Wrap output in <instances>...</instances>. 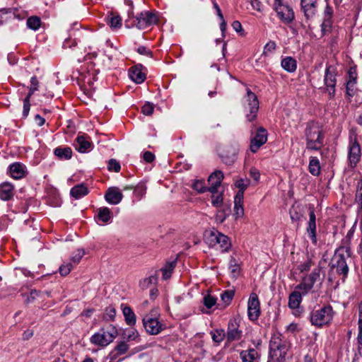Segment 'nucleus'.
<instances>
[{"mask_svg": "<svg viewBox=\"0 0 362 362\" xmlns=\"http://www.w3.org/2000/svg\"><path fill=\"white\" fill-rule=\"evenodd\" d=\"M306 146L310 150H320L323 145V136L320 126L314 122L309 123L305 129Z\"/></svg>", "mask_w": 362, "mask_h": 362, "instance_id": "f03ea898", "label": "nucleus"}, {"mask_svg": "<svg viewBox=\"0 0 362 362\" xmlns=\"http://www.w3.org/2000/svg\"><path fill=\"white\" fill-rule=\"evenodd\" d=\"M301 301V293L298 291H293L291 293L288 299V306L292 308H297Z\"/></svg>", "mask_w": 362, "mask_h": 362, "instance_id": "cd10ccee", "label": "nucleus"}, {"mask_svg": "<svg viewBox=\"0 0 362 362\" xmlns=\"http://www.w3.org/2000/svg\"><path fill=\"white\" fill-rule=\"evenodd\" d=\"M143 158L147 163H151L155 159V156L150 151H146L144 153Z\"/></svg>", "mask_w": 362, "mask_h": 362, "instance_id": "052dcab7", "label": "nucleus"}, {"mask_svg": "<svg viewBox=\"0 0 362 362\" xmlns=\"http://www.w3.org/2000/svg\"><path fill=\"white\" fill-rule=\"evenodd\" d=\"M105 198L108 203L117 204L122 201L123 194L119 188L116 187H111L107 189Z\"/></svg>", "mask_w": 362, "mask_h": 362, "instance_id": "ddd939ff", "label": "nucleus"}, {"mask_svg": "<svg viewBox=\"0 0 362 362\" xmlns=\"http://www.w3.org/2000/svg\"><path fill=\"white\" fill-rule=\"evenodd\" d=\"M121 166L119 163L115 159H110L108 163V170H113L115 172H119Z\"/></svg>", "mask_w": 362, "mask_h": 362, "instance_id": "09e8293b", "label": "nucleus"}, {"mask_svg": "<svg viewBox=\"0 0 362 362\" xmlns=\"http://www.w3.org/2000/svg\"><path fill=\"white\" fill-rule=\"evenodd\" d=\"M235 211L238 216H243L244 212L243 204H235Z\"/></svg>", "mask_w": 362, "mask_h": 362, "instance_id": "338daca9", "label": "nucleus"}, {"mask_svg": "<svg viewBox=\"0 0 362 362\" xmlns=\"http://www.w3.org/2000/svg\"><path fill=\"white\" fill-rule=\"evenodd\" d=\"M137 51L141 54H146L152 57V52L148 50L145 47H139Z\"/></svg>", "mask_w": 362, "mask_h": 362, "instance_id": "69168bd1", "label": "nucleus"}, {"mask_svg": "<svg viewBox=\"0 0 362 362\" xmlns=\"http://www.w3.org/2000/svg\"><path fill=\"white\" fill-rule=\"evenodd\" d=\"M234 296V291L231 290L225 291L221 296V300L226 305H229Z\"/></svg>", "mask_w": 362, "mask_h": 362, "instance_id": "ea45409f", "label": "nucleus"}, {"mask_svg": "<svg viewBox=\"0 0 362 362\" xmlns=\"http://www.w3.org/2000/svg\"><path fill=\"white\" fill-rule=\"evenodd\" d=\"M229 269L232 274L233 278L236 279L240 271V267L237 261L234 258H231L229 263Z\"/></svg>", "mask_w": 362, "mask_h": 362, "instance_id": "4c0bfd02", "label": "nucleus"}, {"mask_svg": "<svg viewBox=\"0 0 362 362\" xmlns=\"http://www.w3.org/2000/svg\"><path fill=\"white\" fill-rule=\"evenodd\" d=\"M250 176L256 181L258 182L260 177V173L258 170L252 168L250 171Z\"/></svg>", "mask_w": 362, "mask_h": 362, "instance_id": "680f3d73", "label": "nucleus"}, {"mask_svg": "<svg viewBox=\"0 0 362 362\" xmlns=\"http://www.w3.org/2000/svg\"><path fill=\"white\" fill-rule=\"evenodd\" d=\"M308 168L310 173L313 175H318L320 173V165L319 160L317 158H311Z\"/></svg>", "mask_w": 362, "mask_h": 362, "instance_id": "2f4dec72", "label": "nucleus"}, {"mask_svg": "<svg viewBox=\"0 0 362 362\" xmlns=\"http://www.w3.org/2000/svg\"><path fill=\"white\" fill-rule=\"evenodd\" d=\"M40 18L37 16H32L28 18L27 25L29 28L36 30L40 27Z\"/></svg>", "mask_w": 362, "mask_h": 362, "instance_id": "e433bc0d", "label": "nucleus"}, {"mask_svg": "<svg viewBox=\"0 0 362 362\" xmlns=\"http://www.w3.org/2000/svg\"><path fill=\"white\" fill-rule=\"evenodd\" d=\"M245 108L250 111V114L246 115V117L249 122L255 119L257 112L259 110V101L257 95L250 89L247 90V96L245 101Z\"/></svg>", "mask_w": 362, "mask_h": 362, "instance_id": "39448f33", "label": "nucleus"}, {"mask_svg": "<svg viewBox=\"0 0 362 362\" xmlns=\"http://www.w3.org/2000/svg\"><path fill=\"white\" fill-rule=\"evenodd\" d=\"M333 317V310L332 306L327 305L319 310H313L311 313L310 321L312 325L322 327L331 322Z\"/></svg>", "mask_w": 362, "mask_h": 362, "instance_id": "20e7f679", "label": "nucleus"}, {"mask_svg": "<svg viewBox=\"0 0 362 362\" xmlns=\"http://www.w3.org/2000/svg\"><path fill=\"white\" fill-rule=\"evenodd\" d=\"M250 181L249 180H243L240 179L235 182V186L239 189V191L244 192L247 187L250 185Z\"/></svg>", "mask_w": 362, "mask_h": 362, "instance_id": "49530a36", "label": "nucleus"}, {"mask_svg": "<svg viewBox=\"0 0 362 362\" xmlns=\"http://www.w3.org/2000/svg\"><path fill=\"white\" fill-rule=\"evenodd\" d=\"M176 265V261L167 262L166 264L160 269L163 274V279H168L171 276V274Z\"/></svg>", "mask_w": 362, "mask_h": 362, "instance_id": "c756f323", "label": "nucleus"}, {"mask_svg": "<svg viewBox=\"0 0 362 362\" xmlns=\"http://www.w3.org/2000/svg\"><path fill=\"white\" fill-rule=\"evenodd\" d=\"M128 349L129 346L124 341L120 342L116 347V350L118 351L119 354H123L126 353Z\"/></svg>", "mask_w": 362, "mask_h": 362, "instance_id": "864d4df0", "label": "nucleus"}, {"mask_svg": "<svg viewBox=\"0 0 362 362\" xmlns=\"http://www.w3.org/2000/svg\"><path fill=\"white\" fill-rule=\"evenodd\" d=\"M257 351L255 349L243 351L240 353L243 362H254V361L257 358Z\"/></svg>", "mask_w": 362, "mask_h": 362, "instance_id": "a878e982", "label": "nucleus"}, {"mask_svg": "<svg viewBox=\"0 0 362 362\" xmlns=\"http://www.w3.org/2000/svg\"><path fill=\"white\" fill-rule=\"evenodd\" d=\"M76 149L81 153H85L91 147V143L84 136H78L75 141Z\"/></svg>", "mask_w": 362, "mask_h": 362, "instance_id": "4be33fe9", "label": "nucleus"}, {"mask_svg": "<svg viewBox=\"0 0 362 362\" xmlns=\"http://www.w3.org/2000/svg\"><path fill=\"white\" fill-rule=\"evenodd\" d=\"M158 276L157 274L151 275L149 277L145 278L139 282V286L141 289L145 290L151 288L152 285H155L157 283Z\"/></svg>", "mask_w": 362, "mask_h": 362, "instance_id": "c85d7f7f", "label": "nucleus"}, {"mask_svg": "<svg viewBox=\"0 0 362 362\" xmlns=\"http://www.w3.org/2000/svg\"><path fill=\"white\" fill-rule=\"evenodd\" d=\"M356 78H353L349 80L346 84V93L350 96L353 95L351 92L354 90V86L356 84Z\"/></svg>", "mask_w": 362, "mask_h": 362, "instance_id": "13d9d810", "label": "nucleus"}, {"mask_svg": "<svg viewBox=\"0 0 362 362\" xmlns=\"http://www.w3.org/2000/svg\"><path fill=\"white\" fill-rule=\"evenodd\" d=\"M281 66L288 72H293L296 69V62L291 57H287L281 61Z\"/></svg>", "mask_w": 362, "mask_h": 362, "instance_id": "bb28decb", "label": "nucleus"}, {"mask_svg": "<svg viewBox=\"0 0 362 362\" xmlns=\"http://www.w3.org/2000/svg\"><path fill=\"white\" fill-rule=\"evenodd\" d=\"M153 105L149 102L145 103L142 107V112L146 115H151L153 112Z\"/></svg>", "mask_w": 362, "mask_h": 362, "instance_id": "8fccbe9b", "label": "nucleus"}, {"mask_svg": "<svg viewBox=\"0 0 362 362\" xmlns=\"http://www.w3.org/2000/svg\"><path fill=\"white\" fill-rule=\"evenodd\" d=\"M238 325L235 320H230L228 322L227 338L230 341L240 339L242 332L238 328Z\"/></svg>", "mask_w": 362, "mask_h": 362, "instance_id": "dca6fc26", "label": "nucleus"}, {"mask_svg": "<svg viewBox=\"0 0 362 362\" xmlns=\"http://www.w3.org/2000/svg\"><path fill=\"white\" fill-rule=\"evenodd\" d=\"M307 232L313 243H316V217L313 209H310Z\"/></svg>", "mask_w": 362, "mask_h": 362, "instance_id": "a211bd4d", "label": "nucleus"}, {"mask_svg": "<svg viewBox=\"0 0 362 362\" xmlns=\"http://www.w3.org/2000/svg\"><path fill=\"white\" fill-rule=\"evenodd\" d=\"M223 179V173L220 170H216L213 173L208 179L210 187L208 191L211 193H216L217 188L221 185V181Z\"/></svg>", "mask_w": 362, "mask_h": 362, "instance_id": "2eb2a0df", "label": "nucleus"}, {"mask_svg": "<svg viewBox=\"0 0 362 362\" xmlns=\"http://www.w3.org/2000/svg\"><path fill=\"white\" fill-rule=\"evenodd\" d=\"M25 303L28 304L34 302L38 296V292L36 290H31L29 293H22Z\"/></svg>", "mask_w": 362, "mask_h": 362, "instance_id": "58836bf2", "label": "nucleus"}, {"mask_svg": "<svg viewBox=\"0 0 362 362\" xmlns=\"http://www.w3.org/2000/svg\"><path fill=\"white\" fill-rule=\"evenodd\" d=\"M276 49V43L274 41H270L266 44L264 48V54H267L269 52L274 51Z\"/></svg>", "mask_w": 362, "mask_h": 362, "instance_id": "5fc2aeb1", "label": "nucleus"}, {"mask_svg": "<svg viewBox=\"0 0 362 362\" xmlns=\"http://www.w3.org/2000/svg\"><path fill=\"white\" fill-rule=\"evenodd\" d=\"M218 236V245H219L220 248L223 250V251H227L230 247V243L229 241V238L222 234V233H220Z\"/></svg>", "mask_w": 362, "mask_h": 362, "instance_id": "473e14b6", "label": "nucleus"}, {"mask_svg": "<svg viewBox=\"0 0 362 362\" xmlns=\"http://www.w3.org/2000/svg\"><path fill=\"white\" fill-rule=\"evenodd\" d=\"M36 91L35 90H33L31 87L29 88V93L25 97V98L23 100V115L24 117H26L28 115L29 111H30V98L34 93V92Z\"/></svg>", "mask_w": 362, "mask_h": 362, "instance_id": "72a5a7b5", "label": "nucleus"}, {"mask_svg": "<svg viewBox=\"0 0 362 362\" xmlns=\"http://www.w3.org/2000/svg\"><path fill=\"white\" fill-rule=\"evenodd\" d=\"M157 22V17L153 12L144 11L135 16L134 25L139 30L145 29Z\"/></svg>", "mask_w": 362, "mask_h": 362, "instance_id": "423d86ee", "label": "nucleus"}, {"mask_svg": "<svg viewBox=\"0 0 362 362\" xmlns=\"http://www.w3.org/2000/svg\"><path fill=\"white\" fill-rule=\"evenodd\" d=\"M84 255L85 252L83 250H78L77 254L71 257V261L75 264H78Z\"/></svg>", "mask_w": 362, "mask_h": 362, "instance_id": "4d7b16f0", "label": "nucleus"}, {"mask_svg": "<svg viewBox=\"0 0 362 362\" xmlns=\"http://www.w3.org/2000/svg\"><path fill=\"white\" fill-rule=\"evenodd\" d=\"M72 264L70 262L62 264L59 269V272L62 276L68 275L72 269Z\"/></svg>", "mask_w": 362, "mask_h": 362, "instance_id": "c03bdc74", "label": "nucleus"}, {"mask_svg": "<svg viewBox=\"0 0 362 362\" xmlns=\"http://www.w3.org/2000/svg\"><path fill=\"white\" fill-rule=\"evenodd\" d=\"M141 65H136L129 69V76L136 83H141L146 79V75L141 71Z\"/></svg>", "mask_w": 362, "mask_h": 362, "instance_id": "412c9836", "label": "nucleus"}, {"mask_svg": "<svg viewBox=\"0 0 362 362\" xmlns=\"http://www.w3.org/2000/svg\"><path fill=\"white\" fill-rule=\"evenodd\" d=\"M98 216L103 222L107 223L111 218V211L107 207L100 208Z\"/></svg>", "mask_w": 362, "mask_h": 362, "instance_id": "f704fd0d", "label": "nucleus"}, {"mask_svg": "<svg viewBox=\"0 0 362 362\" xmlns=\"http://www.w3.org/2000/svg\"><path fill=\"white\" fill-rule=\"evenodd\" d=\"M289 344L281 334H274L269 342V356L272 362H285Z\"/></svg>", "mask_w": 362, "mask_h": 362, "instance_id": "f257e3e1", "label": "nucleus"}, {"mask_svg": "<svg viewBox=\"0 0 362 362\" xmlns=\"http://www.w3.org/2000/svg\"><path fill=\"white\" fill-rule=\"evenodd\" d=\"M116 337V331L114 328L111 331H103L102 333H96L91 337V342L100 346H107Z\"/></svg>", "mask_w": 362, "mask_h": 362, "instance_id": "1a4fd4ad", "label": "nucleus"}, {"mask_svg": "<svg viewBox=\"0 0 362 362\" xmlns=\"http://www.w3.org/2000/svg\"><path fill=\"white\" fill-rule=\"evenodd\" d=\"M247 314L250 320L255 321L260 314L259 301L255 293H252L248 300Z\"/></svg>", "mask_w": 362, "mask_h": 362, "instance_id": "9b49d317", "label": "nucleus"}, {"mask_svg": "<svg viewBox=\"0 0 362 362\" xmlns=\"http://www.w3.org/2000/svg\"><path fill=\"white\" fill-rule=\"evenodd\" d=\"M192 187L199 193H203L208 191V188L205 187L204 182L203 180H195L192 185Z\"/></svg>", "mask_w": 362, "mask_h": 362, "instance_id": "a19ab883", "label": "nucleus"}, {"mask_svg": "<svg viewBox=\"0 0 362 362\" xmlns=\"http://www.w3.org/2000/svg\"><path fill=\"white\" fill-rule=\"evenodd\" d=\"M143 325L147 333L151 335L158 334L163 329V325L150 315H146L143 318Z\"/></svg>", "mask_w": 362, "mask_h": 362, "instance_id": "6e6552de", "label": "nucleus"}, {"mask_svg": "<svg viewBox=\"0 0 362 362\" xmlns=\"http://www.w3.org/2000/svg\"><path fill=\"white\" fill-rule=\"evenodd\" d=\"M332 25L331 18H324L322 23V30L325 33L329 30Z\"/></svg>", "mask_w": 362, "mask_h": 362, "instance_id": "6e6d98bb", "label": "nucleus"}, {"mask_svg": "<svg viewBox=\"0 0 362 362\" xmlns=\"http://www.w3.org/2000/svg\"><path fill=\"white\" fill-rule=\"evenodd\" d=\"M250 4L254 10L261 11L262 4L259 0H251Z\"/></svg>", "mask_w": 362, "mask_h": 362, "instance_id": "e2e57ef3", "label": "nucleus"}, {"mask_svg": "<svg viewBox=\"0 0 362 362\" xmlns=\"http://www.w3.org/2000/svg\"><path fill=\"white\" fill-rule=\"evenodd\" d=\"M30 87L33 90H37L39 87V82L35 76H33L30 79Z\"/></svg>", "mask_w": 362, "mask_h": 362, "instance_id": "0e129e2a", "label": "nucleus"}, {"mask_svg": "<svg viewBox=\"0 0 362 362\" xmlns=\"http://www.w3.org/2000/svg\"><path fill=\"white\" fill-rule=\"evenodd\" d=\"M326 90L328 92L330 98H333L335 94L336 74L332 67H327L324 78Z\"/></svg>", "mask_w": 362, "mask_h": 362, "instance_id": "9d476101", "label": "nucleus"}, {"mask_svg": "<svg viewBox=\"0 0 362 362\" xmlns=\"http://www.w3.org/2000/svg\"><path fill=\"white\" fill-rule=\"evenodd\" d=\"M361 158V148L358 143L355 139L351 141L349 150V158L351 166H356L357 163L359 161Z\"/></svg>", "mask_w": 362, "mask_h": 362, "instance_id": "4468645a", "label": "nucleus"}, {"mask_svg": "<svg viewBox=\"0 0 362 362\" xmlns=\"http://www.w3.org/2000/svg\"><path fill=\"white\" fill-rule=\"evenodd\" d=\"M267 141V134L266 129L259 127L257 129L255 136L251 140L250 150L255 153Z\"/></svg>", "mask_w": 362, "mask_h": 362, "instance_id": "f8f14e48", "label": "nucleus"}, {"mask_svg": "<svg viewBox=\"0 0 362 362\" xmlns=\"http://www.w3.org/2000/svg\"><path fill=\"white\" fill-rule=\"evenodd\" d=\"M220 233L218 231H210L205 235L206 243L211 247H214L218 244V239Z\"/></svg>", "mask_w": 362, "mask_h": 362, "instance_id": "7c9ffc66", "label": "nucleus"}, {"mask_svg": "<svg viewBox=\"0 0 362 362\" xmlns=\"http://www.w3.org/2000/svg\"><path fill=\"white\" fill-rule=\"evenodd\" d=\"M313 286L320 280V268H315L308 276L305 277Z\"/></svg>", "mask_w": 362, "mask_h": 362, "instance_id": "c9c22d12", "label": "nucleus"}, {"mask_svg": "<svg viewBox=\"0 0 362 362\" xmlns=\"http://www.w3.org/2000/svg\"><path fill=\"white\" fill-rule=\"evenodd\" d=\"M203 303H204V305L207 308H211L212 306L216 305V298L215 297L211 296L210 294H207L206 296H205L204 297Z\"/></svg>", "mask_w": 362, "mask_h": 362, "instance_id": "79ce46f5", "label": "nucleus"}, {"mask_svg": "<svg viewBox=\"0 0 362 362\" xmlns=\"http://www.w3.org/2000/svg\"><path fill=\"white\" fill-rule=\"evenodd\" d=\"M274 8L278 16L286 23L291 22L294 18L293 9L284 4L282 0H274Z\"/></svg>", "mask_w": 362, "mask_h": 362, "instance_id": "0eeeda50", "label": "nucleus"}, {"mask_svg": "<svg viewBox=\"0 0 362 362\" xmlns=\"http://www.w3.org/2000/svg\"><path fill=\"white\" fill-rule=\"evenodd\" d=\"M10 174L14 179H21L26 173L25 167L20 163H14L9 167Z\"/></svg>", "mask_w": 362, "mask_h": 362, "instance_id": "6ab92c4d", "label": "nucleus"}, {"mask_svg": "<svg viewBox=\"0 0 362 362\" xmlns=\"http://www.w3.org/2000/svg\"><path fill=\"white\" fill-rule=\"evenodd\" d=\"M14 194L13 185L8 182L0 185V199L4 201L10 200Z\"/></svg>", "mask_w": 362, "mask_h": 362, "instance_id": "f3484780", "label": "nucleus"}, {"mask_svg": "<svg viewBox=\"0 0 362 362\" xmlns=\"http://www.w3.org/2000/svg\"><path fill=\"white\" fill-rule=\"evenodd\" d=\"M313 286L305 278L301 284L298 286V288L303 291V294H306Z\"/></svg>", "mask_w": 362, "mask_h": 362, "instance_id": "37998d69", "label": "nucleus"}, {"mask_svg": "<svg viewBox=\"0 0 362 362\" xmlns=\"http://www.w3.org/2000/svg\"><path fill=\"white\" fill-rule=\"evenodd\" d=\"M225 337V332L223 329L216 330L212 334V339L217 343L222 341Z\"/></svg>", "mask_w": 362, "mask_h": 362, "instance_id": "a18cd8bd", "label": "nucleus"}, {"mask_svg": "<svg viewBox=\"0 0 362 362\" xmlns=\"http://www.w3.org/2000/svg\"><path fill=\"white\" fill-rule=\"evenodd\" d=\"M126 339L129 341L135 340L139 336V332L136 330L131 329L125 333Z\"/></svg>", "mask_w": 362, "mask_h": 362, "instance_id": "603ef678", "label": "nucleus"}, {"mask_svg": "<svg viewBox=\"0 0 362 362\" xmlns=\"http://www.w3.org/2000/svg\"><path fill=\"white\" fill-rule=\"evenodd\" d=\"M70 193L75 199H80L88 194V189L83 184H81L72 187Z\"/></svg>", "mask_w": 362, "mask_h": 362, "instance_id": "5701e85b", "label": "nucleus"}, {"mask_svg": "<svg viewBox=\"0 0 362 362\" xmlns=\"http://www.w3.org/2000/svg\"><path fill=\"white\" fill-rule=\"evenodd\" d=\"M212 204L216 207L221 206L223 202V197L221 194L215 195L214 193L211 196Z\"/></svg>", "mask_w": 362, "mask_h": 362, "instance_id": "3c124183", "label": "nucleus"}, {"mask_svg": "<svg viewBox=\"0 0 362 362\" xmlns=\"http://www.w3.org/2000/svg\"><path fill=\"white\" fill-rule=\"evenodd\" d=\"M122 313L125 318V322L129 325H134L136 323V315L132 309L129 306H124Z\"/></svg>", "mask_w": 362, "mask_h": 362, "instance_id": "393cba45", "label": "nucleus"}, {"mask_svg": "<svg viewBox=\"0 0 362 362\" xmlns=\"http://www.w3.org/2000/svg\"><path fill=\"white\" fill-rule=\"evenodd\" d=\"M329 267L330 269L328 273L329 281H332V278L334 274V269H336L337 274L343 276L344 280L347 276L349 267L343 254L336 253L331 259Z\"/></svg>", "mask_w": 362, "mask_h": 362, "instance_id": "7ed1b4c3", "label": "nucleus"}, {"mask_svg": "<svg viewBox=\"0 0 362 362\" xmlns=\"http://www.w3.org/2000/svg\"><path fill=\"white\" fill-rule=\"evenodd\" d=\"M54 153L59 159L69 160L72 156V150L70 147H57L54 149Z\"/></svg>", "mask_w": 362, "mask_h": 362, "instance_id": "b1692460", "label": "nucleus"}, {"mask_svg": "<svg viewBox=\"0 0 362 362\" xmlns=\"http://www.w3.org/2000/svg\"><path fill=\"white\" fill-rule=\"evenodd\" d=\"M105 315L109 317V320H114L116 315V310L113 307L110 306L106 308Z\"/></svg>", "mask_w": 362, "mask_h": 362, "instance_id": "bf43d9fd", "label": "nucleus"}, {"mask_svg": "<svg viewBox=\"0 0 362 362\" xmlns=\"http://www.w3.org/2000/svg\"><path fill=\"white\" fill-rule=\"evenodd\" d=\"M317 1V0H301V7L307 18L314 16Z\"/></svg>", "mask_w": 362, "mask_h": 362, "instance_id": "aec40b11", "label": "nucleus"}, {"mask_svg": "<svg viewBox=\"0 0 362 362\" xmlns=\"http://www.w3.org/2000/svg\"><path fill=\"white\" fill-rule=\"evenodd\" d=\"M111 28H119L122 25V19L119 16H112L110 19Z\"/></svg>", "mask_w": 362, "mask_h": 362, "instance_id": "de8ad7c7", "label": "nucleus"}, {"mask_svg": "<svg viewBox=\"0 0 362 362\" xmlns=\"http://www.w3.org/2000/svg\"><path fill=\"white\" fill-rule=\"evenodd\" d=\"M358 330H362V305L359 306V313H358Z\"/></svg>", "mask_w": 362, "mask_h": 362, "instance_id": "774afa93", "label": "nucleus"}]
</instances>
